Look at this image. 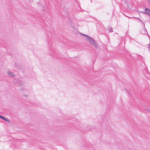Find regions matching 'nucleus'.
<instances>
[{"label":"nucleus","mask_w":150,"mask_h":150,"mask_svg":"<svg viewBox=\"0 0 150 150\" xmlns=\"http://www.w3.org/2000/svg\"><path fill=\"white\" fill-rule=\"evenodd\" d=\"M81 34L85 36L86 40L88 41L92 46L96 48H98V45L96 41L93 38L87 35L83 34Z\"/></svg>","instance_id":"obj_1"},{"label":"nucleus","mask_w":150,"mask_h":150,"mask_svg":"<svg viewBox=\"0 0 150 150\" xmlns=\"http://www.w3.org/2000/svg\"><path fill=\"white\" fill-rule=\"evenodd\" d=\"M7 74L8 76L10 77H13L15 76L14 73L9 70L7 72Z\"/></svg>","instance_id":"obj_2"},{"label":"nucleus","mask_w":150,"mask_h":150,"mask_svg":"<svg viewBox=\"0 0 150 150\" xmlns=\"http://www.w3.org/2000/svg\"><path fill=\"white\" fill-rule=\"evenodd\" d=\"M145 13L147 14L149 16H150V10L147 8H146L145 9Z\"/></svg>","instance_id":"obj_3"},{"label":"nucleus","mask_w":150,"mask_h":150,"mask_svg":"<svg viewBox=\"0 0 150 150\" xmlns=\"http://www.w3.org/2000/svg\"><path fill=\"white\" fill-rule=\"evenodd\" d=\"M0 118L8 122V119L7 118L4 117L3 116H1L0 115Z\"/></svg>","instance_id":"obj_4"},{"label":"nucleus","mask_w":150,"mask_h":150,"mask_svg":"<svg viewBox=\"0 0 150 150\" xmlns=\"http://www.w3.org/2000/svg\"><path fill=\"white\" fill-rule=\"evenodd\" d=\"M72 26H74V24H72Z\"/></svg>","instance_id":"obj_5"},{"label":"nucleus","mask_w":150,"mask_h":150,"mask_svg":"<svg viewBox=\"0 0 150 150\" xmlns=\"http://www.w3.org/2000/svg\"><path fill=\"white\" fill-rule=\"evenodd\" d=\"M112 31V30H110V32H111Z\"/></svg>","instance_id":"obj_6"},{"label":"nucleus","mask_w":150,"mask_h":150,"mask_svg":"<svg viewBox=\"0 0 150 150\" xmlns=\"http://www.w3.org/2000/svg\"><path fill=\"white\" fill-rule=\"evenodd\" d=\"M112 31V30H110V32H111Z\"/></svg>","instance_id":"obj_7"},{"label":"nucleus","mask_w":150,"mask_h":150,"mask_svg":"<svg viewBox=\"0 0 150 150\" xmlns=\"http://www.w3.org/2000/svg\"><path fill=\"white\" fill-rule=\"evenodd\" d=\"M148 1H149V2H150V0H148Z\"/></svg>","instance_id":"obj_8"}]
</instances>
